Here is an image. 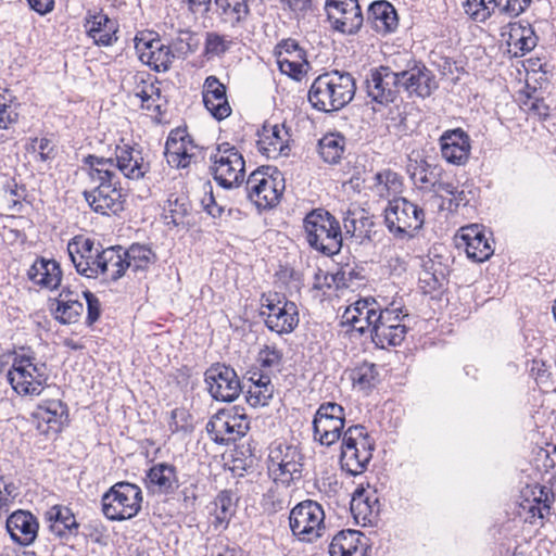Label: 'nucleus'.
Segmentation results:
<instances>
[{
  "label": "nucleus",
  "instance_id": "obj_60",
  "mask_svg": "<svg viewBox=\"0 0 556 556\" xmlns=\"http://www.w3.org/2000/svg\"><path fill=\"white\" fill-rule=\"evenodd\" d=\"M30 149L39 152L41 161H47L53 157L54 147L48 138L31 139Z\"/></svg>",
  "mask_w": 556,
  "mask_h": 556
},
{
  "label": "nucleus",
  "instance_id": "obj_58",
  "mask_svg": "<svg viewBox=\"0 0 556 556\" xmlns=\"http://www.w3.org/2000/svg\"><path fill=\"white\" fill-rule=\"evenodd\" d=\"M437 167L431 168L430 165L425 163L413 174V177L420 185V187H432L434 179L438 178L435 173Z\"/></svg>",
  "mask_w": 556,
  "mask_h": 556
},
{
  "label": "nucleus",
  "instance_id": "obj_15",
  "mask_svg": "<svg viewBox=\"0 0 556 556\" xmlns=\"http://www.w3.org/2000/svg\"><path fill=\"white\" fill-rule=\"evenodd\" d=\"M210 395L219 402H233L242 391L241 382L233 368L225 364H213L204 372Z\"/></svg>",
  "mask_w": 556,
  "mask_h": 556
},
{
  "label": "nucleus",
  "instance_id": "obj_35",
  "mask_svg": "<svg viewBox=\"0 0 556 556\" xmlns=\"http://www.w3.org/2000/svg\"><path fill=\"white\" fill-rule=\"evenodd\" d=\"M121 245L103 249L100 254V275L105 281L116 282L128 270L127 258L123 256Z\"/></svg>",
  "mask_w": 556,
  "mask_h": 556
},
{
  "label": "nucleus",
  "instance_id": "obj_3",
  "mask_svg": "<svg viewBox=\"0 0 556 556\" xmlns=\"http://www.w3.org/2000/svg\"><path fill=\"white\" fill-rule=\"evenodd\" d=\"M375 441L362 425L349 427L342 438L340 464L351 476L363 473L372 458Z\"/></svg>",
  "mask_w": 556,
  "mask_h": 556
},
{
  "label": "nucleus",
  "instance_id": "obj_49",
  "mask_svg": "<svg viewBox=\"0 0 556 556\" xmlns=\"http://www.w3.org/2000/svg\"><path fill=\"white\" fill-rule=\"evenodd\" d=\"M101 252L98 248H94L93 241L89 238H84L81 236H75L72 238V265L76 266V264L80 261H90L93 255H97Z\"/></svg>",
  "mask_w": 556,
  "mask_h": 556
},
{
  "label": "nucleus",
  "instance_id": "obj_31",
  "mask_svg": "<svg viewBox=\"0 0 556 556\" xmlns=\"http://www.w3.org/2000/svg\"><path fill=\"white\" fill-rule=\"evenodd\" d=\"M351 513L357 523H371L379 515L380 505L375 492L358 485L352 494Z\"/></svg>",
  "mask_w": 556,
  "mask_h": 556
},
{
  "label": "nucleus",
  "instance_id": "obj_62",
  "mask_svg": "<svg viewBox=\"0 0 556 556\" xmlns=\"http://www.w3.org/2000/svg\"><path fill=\"white\" fill-rule=\"evenodd\" d=\"M47 413L51 416L47 418V422H56L58 418H60V424L62 425V418L64 417L65 420L68 419V412L67 406L62 404L60 401H52L49 403L47 407Z\"/></svg>",
  "mask_w": 556,
  "mask_h": 556
},
{
  "label": "nucleus",
  "instance_id": "obj_18",
  "mask_svg": "<svg viewBox=\"0 0 556 556\" xmlns=\"http://www.w3.org/2000/svg\"><path fill=\"white\" fill-rule=\"evenodd\" d=\"M135 49L142 63L148 64L156 72H166L175 55L168 46L159 38H148L140 34L135 37Z\"/></svg>",
  "mask_w": 556,
  "mask_h": 556
},
{
  "label": "nucleus",
  "instance_id": "obj_48",
  "mask_svg": "<svg viewBox=\"0 0 556 556\" xmlns=\"http://www.w3.org/2000/svg\"><path fill=\"white\" fill-rule=\"evenodd\" d=\"M435 264L431 261L429 269H425L419 277L420 288L424 293L437 291L446 283V274L443 269L434 268Z\"/></svg>",
  "mask_w": 556,
  "mask_h": 556
},
{
  "label": "nucleus",
  "instance_id": "obj_33",
  "mask_svg": "<svg viewBox=\"0 0 556 556\" xmlns=\"http://www.w3.org/2000/svg\"><path fill=\"white\" fill-rule=\"evenodd\" d=\"M147 486L153 493H173L179 486L176 467L167 463L153 465L147 472Z\"/></svg>",
  "mask_w": 556,
  "mask_h": 556
},
{
  "label": "nucleus",
  "instance_id": "obj_21",
  "mask_svg": "<svg viewBox=\"0 0 556 556\" xmlns=\"http://www.w3.org/2000/svg\"><path fill=\"white\" fill-rule=\"evenodd\" d=\"M5 528L13 542L28 546L37 539L39 523L30 511L17 509L7 518Z\"/></svg>",
  "mask_w": 556,
  "mask_h": 556
},
{
  "label": "nucleus",
  "instance_id": "obj_61",
  "mask_svg": "<svg viewBox=\"0 0 556 556\" xmlns=\"http://www.w3.org/2000/svg\"><path fill=\"white\" fill-rule=\"evenodd\" d=\"M214 506L226 514L233 515L236 509L232 492L228 490L219 492L214 501Z\"/></svg>",
  "mask_w": 556,
  "mask_h": 556
},
{
  "label": "nucleus",
  "instance_id": "obj_19",
  "mask_svg": "<svg viewBox=\"0 0 556 556\" xmlns=\"http://www.w3.org/2000/svg\"><path fill=\"white\" fill-rule=\"evenodd\" d=\"M116 181L100 182L92 191H84V198L89 206L102 215H116L124 210L125 199L122 188H117Z\"/></svg>",
  "mask_w": 556,
  "mask_h": 556
},
{
  "label": "nucleus",
  "instance_id": "obj_16",
  "mask_svg": "<svg viewBox=\"0 0 556 556\" xmlns=\"http://www.w3.org/2000/svg\"><path fill=\"white\" fill-rule=\"evenodd\" d=\"M248 428L243 416L225 409L218 410L206 424L208 435L220 445L236 442L245 434Z\"/></svg>",
  "mask_w": 556,
  "mask_h": 556
},
{
  "label": "nucleus",
  "instance_id": "obj_22",
  "mask_svg": "<svg viewBox=\"0 0 556 556\" xmlns=\"http://www.w3.org/2000/svg\"><path fill=\"white\" fill-rule=\"evenodd\" d=\"M378 307L374 299H361L349 306L342 315V324L350 325L355 331L365 333L374 328L378 319Z\"/></svg>",
  "mask_w": 556,
  "mask_h": 556
},
{
  "label": "nucleus",
  "instance_id": "obj_51",
  "mask_svg": "<svg viewBox=\"0 0 556 556\" xmlns=\"http://www.w3.org/2000/svg\"><path fill=\"white\" fill-rule=\"evenodd\" d=\"M231 46L225 35L215 31H208L205 35L204 52L207 56H220L225 54Z\"/></svg>",
  "mask_w": 556,
  "mask_h": 556
},
{
  "label": "nucleus",
  "instance_id": "obj_27",
  "mask_svg": "<svg viewBox=\"0 0 556 556\" xmlns=\"http://www.w3.org/2000/svg\"><path fill=\"white\" fill-rule=\"evenodd\" d=\"M368 544L366 536L357 530L338 532L330 545V556H367Z\"/></svg>",
  "mask_w": 556,
  "mask_h": 556
},
{
  "label": "nucleus",
  "instance_id": "obj_28",
  "mask_svg": "<svg viewBox=\"0 0 556 556\" xmlns=\"http://www.w3.org/2000/svg\"><path fill=\"white\" fill-rule=\"evenodd\" d=\"M116 168L129 179H140L149 170V163L144 162L142 152L131 146H117L115 150Z\"/></svg>",
  "mask_w": 556,
  "mask_h": 556
},
{
  "label": "nucleus",
  "instance_id": "obj_14",
  "mask_svg": "<svg viewBox=\"0 0 556 556\" xmlns=\"http://www.w3.org/2000/svg\"><path fill=\"white\" fill-rule=\"evenodd\" d=\"M302 454L296 446L278 444L269 451L268 475L275 482L290 484L291 481L301 478Z\"/></svg>",
  "mask_w": 556,
  "mask_h": 556
},
{
  "label": "nucleus",
  "instance_id": "obj_1",
  "mask_svg": "<svg viewBox=\"0 0 556 556\" xmlns=\"http://www.w3.org/2000/svg\"><path fill=\"white\" fill-rule=\"evenodd\" d=\"M356 85L348 72L329 71L318 75L308 90V101L320 112H337L348 105L354 98Z\"/></svg>",
  "mask_w": 556,
  "mask_h": 556
},
{
  "label": "nucleus",
  "instance_id": "obj_47",
  "mask_svg": "<svg viewBox=\"0 0 556 556\" xmlns=\"http://www.w3.org/2000/svg\"><path fill=\"white\" fill-rule=\"evenodd\" d=\"M86 163L90 165V169L94 170L98 175L100 182H111L115 180L116 162L113 159L98 157L88 155Z\"/></svg>",
  "mask_w": 556,
  "mask_h": 556
},
{
  "label": "nucleus",
  "instance_id": "obj_59",
  "mask_svg": "<svg viewBox=\"0 0 556 556\" xmlns=\"http://www.w3.org/2000/svg\"><path fill=\"white\" fill-rule=\"evenodd\" d=\"M84 298L87 303V324L92 325L100 317V301L99 299L90 291L84 292Z\"/></svg>",
  "mask_w": 556,
  "mask_h": 556
},
{
  "label": "nucleus",
  "instance_id": "obj_26",
  "mask_svg": "<svg viewBox=\"0 0 556 556\" xmlns=\"http://www.w3.org/2000/svg\"><path fill=\"white\" fill-rule=\"evenodd\" d=\"M203 103L211 115L222 121L231 113V108L226 96V86L217 77H206L203 85Z\"/></svg>",
  "mask_w": 556,
  "mask_h": 556
},
{
  "label": "nucleus",
  "instance_id": "obj_36",
  "mask_svg": "<svg viewBox=\"0 0 556 556\" xmlns=\"http://www.w3.org/2000/svg\"><path fill=\"white\" fill-rule=\"evenodd\" d=\"M367 18L372 28L380 34L393 33L399 25L394 7L386 0L372 2L368 8Z\"/></svg>",
  "mask_w": 556,
  "mask_h": 556
},
{
  "label": "nucleus",
  "instance_id": "obj_7",
  "mask_svg": "<svg viewBox=\"0 0 556 556\" xmlns=\"http://www.w3.org/2000/svg\"><path fill=\"white\" fill-rule=\"evenodd\" d=\"M283 181L276 168L261 167L252 172L245 181L247 198L258 211L269 210L279 203Z\"/></svg>",
  "mask_w": 556,
  "mask_h": 556
},
{
  "label": "nucleus",
  "instance_id": "obj_56",
  "mask_svg": "<svg viewBox=\"0 0 556 556\" xmlns=\"http://www.w3.org/2000/svg\"><path fill=\"white\" fill-rule=\"evenodd\" d=\"M276 58L280 55L281 58L287 59H296V58H305L306 52L303 48L299 46V43L294 39H286L282 40L275 50Z\"/></svg>",
  "mask_w": 556,
  "mask_h": 556
},
{
  "label": "nucleus",
  "instance_id": "obj_32",
  "mask_svg": "<svg viewBox=\"0 0 556 556\" xmlns=\"http://www.w3.org/2000/svg\"><path fill=\"white\" fill-rule=\"evenodd\" d=\"M27 277L35 285L53 290L61 285L62 270L55 260L37 256L27 270Z\"/></svg>",
  "mask_w": 556,
  "mask_h": 556
},
{
  "label": "nucleus",
  "instance_id": "obj_4",
  "mask_svg": "<svg viewBox=\"0 0 556 556\" xmlns=\"http://www.w3.org/2000/svg\"><path fill=\"white\" fill-rule=\"evenodd\" d=\"M384 223L394 238L408 240L422 228L425 212L406 198H393L384 208Z\"/></svg>",
  "mask_w": 556,
  "mask_h": 556
},
{
  "label": "nucleus",
  "instance_id": "obj_39",
  "mask_svg": "<svg viewBox=\"0 0 556 556\" xmlns=\"http://www.w3.org/2000/svg\"><path fill=\"white\" fill-rule=\"evenodd\" d=\"M191 211V203L185 194H170L164 206L163 218L166 225L185 226Z\"/></svg>",
  "mask_w": 556,
  "mask_h": 556
},
{
  "label": "nucleus",
  "instance_id": "obj_52",
  "mask_svg": "<svg viewBox=\"0 0 556 556\" xmlns=\"http://www.w3.org/2000/svg\"><path fill=\"white\" fill-rule=\"evenodd\" d=\"M50 301V311L54 319L62 326L70 325V319L65 316L70 309V287H63L59 298Z\"/></svg>",
  "mask_w": 556,
  "mask_h": 556
},
{
  "label": "nucleus",
  "instance_id": "obj_46",
  "mask_svg": "<svg viewBox=\"0 0 556 556\" xmlns=\"http://www.w3.org/2000/svg\"><path fill=\"white\" fill-rule=\"evenodd\" d=\"M277 65L279 71L290 78L300 81L307 73L309 64L305 58L287 59L277 56Z\"/></svg>",
  "mask_w": 556,
  "mask_h": 556
},
{
  "label": "nucleus",
  "instance_id": "obj_37",
  "mask_svg": "<svg viewBox=\"0 0 556 556\" xmlns=\"http://www.w3.org/2000/svg\"><path fill=\"white\" fill-rule=\"evenodd\" d=\"M374 225L371 217L365 211H349L343 218V236L349 235L355 239L356 243L362 244L370 240Z\"/></svg>",
  "mask_w": 556,
  "mask_h": 556
},
{
  "label": "nucleus",
  "instance_id": "obj_20",
  "mask_svg": "<svg viewBox=\"0 0 556 556\" xmlns=\"http://www.w3.org/2000/svg\"><path fill=\"white\" fill-rule=\"evenodd\" d=\"M38 370V366L33 363L29 356H16L12 368L8 371L7 379L13 390L23 395H38L42 391L41 380L29 374V368Z\"/></svg>",
  "mask_w": 556,
  "mask_h": 556
},
{
  "label": "nucleus",
  "instance_id": "obj_41",
  "mask_svg": "<svg viewBox=\"0 0 556 556\" xmlns=\"http://www.w3.org/2000/svg\"><path fill=\"white\" fill-rule=\"evenodd\" d=\"M346 140L339 132L324 135L318 141V153L324 162L338 164L345 151Z\"/></svg>",
  "mask_w": 556,
  "mask_h": 556
},
{
  "label": "nucleus",
  "instance_id": "obj_29",
  "mask_svg": "<svg viewBox=\"0 0 556 556\" xmlns=\"http://www.w3.org/2000/svg\"><path fill=\"white\" fill-rule=\"evenodd\" d=\"M460 239L465 243V251L468 258L481 263L490 258L494 249L480 225L473 224L460 229Z\"/></svg>",
  "mask_w": 556,
  "mask_h": 556
},
{
  "label": "nucleus",
  "instance_id": "obj_25",
  "mask_svg": "<svg viewBox=\"0 0 556 556\" xmlns=\"http://www.w3.org/2000/svg\"><path fill=\"white\" fill-rule=\"evenodd\" d=\"M70 507L53 505L45 513V521L48 523L50 540L59 541L54 545L52 556H62L70 539Z\"/></svg>",
  "mask_w": 556,
  "mask_h": 556
},
{
  "label": "nucleus",
  "instance_id": "obj_5",
  "mask_svg": "<svg viewBox=\"0 0 556 556\" xmlns=\"http://www.w3.org/2000/svg\"><path fill=\"white\" fill-rule=\"evenodd\" d=\"M142 501L140 486L127 481L116 482L102 495V513L111 521L127 520L137 516Z\"/></svg>",
  "mask_w": 556,
  "mask_h": 556
},
{
  "label": "nucleus",
  "instance_id": "obj_42",
  "mask_svg": "<svg viewBox=\"0 0 556 556\" xmlns=\"http://www.w3.org/2000/svg\"><path fill=\"white\" fill-rule=\"evenodd\" d=\"M127 258V267L132 273H144L155 262V254L144 244L132 243L122 253Z\"/></svg>",
  "mask_w": 556,
  "mask_h": 556
},
{
  "label": "nucleus",
  "instance_id": "obj_40",
  "mask_svg": "<svg viewBox=\"0 0 556 556\" xmlns=\"http://www.w3.org/2000/svg\"><path fill=\"white\" fill-rule=\"evenodd\" d=\"M165 155L168 164L177 168L187 167L192 155L188 153L185 137L179 130L172 131L165 143Z\"/></svg>",
  "mask_w": 556,
  "mask_h": 556
},
{
  "label": "nucleus",
  "instance_id": "obj_6",
  "mask_svg": "<svg viewBox=\"0 0 556 556\" xmlns=\"http://www.w3.org/2000/svg\"><path fill=\"white\" fill-rule=\"evenodd\" d=\"M210 172L224 189L239 187L244 180L245 162L241 152L229 142L218 143L210 156Z\"/></svg>",
  "mask_w": 556,
  "mask_h": 556
},
{
  "label": "nucleus",
  "instance_id": "obj_43",
  "mask_svg": "<svg viewBox=\"0 0 556 556\" xmlns=\"http://www.w3.org/2000/svg\"><path fill=\"white\" fill-rule=\"evenodd\" d=\"M402 177L389 168L380 170L374 176L372 190L380 198H396L395 195L402 192Z\"/></svg>",
  "mask_w": 556,
  "mask_h": 556
},
{
  "label": "nucleus",
  "instance_id": "obj_64",
  "mask_svg": "<svg viewBox=\"0 0 556 556\" xmlns=\"http://www.w3.org/2000/svg\"><path fill=\"white\" fill-rule=\"evenodd\" d=\"M193 34L190 30H180L179 37L174 42L176 52L179 54L192 53L194 51V48L190 43Z\"/></svg>",
  "mask_w": 556,
  "mask_h": 556
},
{
  "label": "nucleus",
  "instance_id": "obj_11",
  "mask_svg": "<svg viewBox=\"0 0 556 556\" xmlns=\"http://www.w3.org/2000/svg\"><path fill=\"white\" fill-rule=\"evenodd\" d=\"M344 425V408L334 402L323 403L313 419L314 440L320 445L330 446L343 438Z\"/></svg>",
  "mask_w": 556,
  "mask_h": 556
},
{
  "label": "nucleus",
  "instance_id": "obj_55",
  "mask_svg": "<svg viewBox=\"0 0 556 556\" xmlns=\"http://www.w3.org/2000/svg\"><path fill=\"white\" fill-rule=\"evenodd\" d=\"M282 355V351L275 344H266L260 350L257 362L263 368L278 367L281 364Z\"/></svg>",
  "mask_w": 556,
  "mask_h": 556
},
{
  "label": "nucleus",
  "instance_id": "obj_50",
  "mask_svg": "<svg viewBox=\"0 0 556 556\" xmlns=\"http://www.w3.org/2000/svg\"><path fill=\"white\" fill-rule=\"evenodd\" d=\"M465 12L477 22L486 21L492 14L497 13L491 0H464Z\"/></svg>",
  "mask_w": 556,
  "mask_h": 556
},
{
  "label": "nucleus",
  "instance_id": "obj_12",
  "mask_svg": "<svg viewBox=\"0 0 556 556\" xmlns=\"http://www.w3.org/2000/svg\"><path fill=\"white\" fill-rule=\"evenodd\" d=\"M367 97L380 105L387 106L396 101L400 94L397 70L393 65H380L370 68L365 78Z\"/></svg>",
  "mask_w": 556,
  "mask_h": 556
},
{
  "label": "nucleus",
  "instance_id": "obj_38",
  "mask_svg": "<svg viewBox=\"0 0 556 556\" xmlns=\"http://www.w3.org/2000/svg\"><path fill=\"white\" fill-rule=\"evenodd\" d=\"M220 21L231 27L242 25L250 14L248 0H214Z\"/></svg>",
  "mask_w": 556,
  "mask_h": 556
},
{
  "label": "nucleus",
  "instance_id": "obj_24",
  "mask_svg": "<svg viewBox=\"0 0 556 556\" xmlns=\"http://www.w3.org/2000/svg\"><path fill=\"white\" fill-rule=\"evenodd\" d=\"M442 157L454 165H464L470 155V138L462 128L446 130L440 138Z\"/></svg>",
  "mask_w": 556,
  "mask_h": 556
},
{
  "label": "nucleus",
  "instance_id": "obj_63",
  "mask_svg": "<svg viewBox=\"0 0 556 556\" xmlns=\"http://www.w3.org/2000/svg\"><path fill=\"white\" fill-rule=\"evenodd\" d=\"M18 113L15 106L0 102V129H7L10 124L17 121Z\"/></svg>",
  "mask_w": 556,
  "mask_h": 556
},
{
  "label": "nucleus",
  "instance_id": "obj_54",
  "mask_svg": "<svg viewBox=\"0 0 556 556\" xmlns=\"http://www.w3.org/2000/svg\"><path fill=\"white\" fill-rule=\"evenodd\" d=\"M169 429L173 433L184 431L189 432L192 430L191 415L184 407H177L170 412Z\"/></svg>",
  "mask_w": 556,
  "mask_h": 556
},
{
  "label": "nucleus",
  "instance_id": "obj_17",
  "mask_svg": "<svg viewBox=\"0 0 556 556\" xmlns=\"http://www.w3.org/2000/svg\"><path fill=\"white\" fill-rule=\"evenodd\" d=\"M329 18L334 29L343 34H355L363 25L358 0H327Z\"/></svg>",
  "mask_w": 556,
  "mask_h": 556
},
{
  "label": "nucleus",
  "instance_id": "obj_8",
  "mask_svg": "<svg viewBox=\"0 0 556 556\" xmlns=\"http://www.w3.org/2000/svg\"><path fill=\"white\" fill-rule=\"evenodd\" d=\"M289 526L298 540L306 543L315 542L325 531L323 506L312 500L296 504L290 511Z\"/></svg>",
  "mask_w": 556,
  "mask_h": 556
},
{
  "label": "nucleus",
  "instance_id": "obj_23",
  "mask_svg": "<svg viewBox=\"0 0 556 556\" xmlns=\"http://www.w3.org/2000/svg\"><path fill=\"white\" fill-rule=\"evenodd\" d=\"M84 29L97 46L108 47L117 41V22L102 12L88 11L84 18Z\"/></svg>",
  "mask_w": 556,
  "mask_h": 556
},
{
  "label": "nucleus",
  "instance_id": "obj_10",
  "mask_svg": "<svg viewBox=\"0 0 556 556\" xmlns=\"http://www.w3.org/2000/svg\"><path fill=\"white\" fill-rule=\"evenodd\" d=\"M261 315L265 318L266 327L278 334L291 333L300 320L296 304L279 293L262 296Z\"/></svg>",
  "mask_w": 556,
  "mask_h": 556
},
{
  "label": "nucleus",
  "instance_id": "obj_13",
  "mask_svg": "<svg viewBox=\"0 0 556 556\" xmlns=\"http://www.w3.org/2000/svg\"><path fill=\"white\" fill-rule=\"evenodd\" d=\"M405 317L407 314H403L401 307H386L380 311L370 333L376 346L387 349L400 345L407 333V327L403 323Z\"/></svg>",
  "mask_w": 556,
  "mask_h": 556
},
{
  "label": "nucleus",
  "instance_id": "obj_53",
  "mask_svg": "<svg viewBox=\"0 0 556 556\" xmlns=\"http://www.w3.org/2000/svg\"><path fill=\"white\" fill-rule=\"evenodd\" d=\"M491 2L498 14L517 17L528 9L531 0H491Z\"/></svg>",
  "mask_w": 556,
  "mask_h": 556
},
{
  "label": "nucleus",
  "instance_id": "obj_9",
  "mask_svg": "<svg viewBox=\"0 0 556 556\" xmlns=\"http://www.w3.org/2000/svg\"><path fill=\"white\" fill-rule=\"evenodd\" d=\"M394 66L397 70L400 90L403 89L409 97L426 99L439 88L434 73L421 61L408 56L404 67L395 61Z\"/></svg>",
  "mask_w": 556,
  "mask_h": 556
},
{
  "label": "nucleus",
  "instance_id": "obj_57",
  "mask_svg": "<svg viewBox=\"0 0 556 556\" xmlns=\"http://www.w3.org/2000/svg\"><path fill=\"white\" fill-rule=\"evenodd\" d=\"M100 254L101 252L93 255L90 261L79 260V263L74 266L76 271L86 278H97L100 275Z\"/></svg>",
  "mask_w": 556,
  "mask_h": 556
},
{
  "label": "nucleus",
  "instance_id": "obj_2",
  "mask_svg": "<svg viewBox=\"0 0 556 556\" xmlns=\"http://www.w3.org/2000/svg\"><path fill=\"white\" fill-rule=\"evenodd\" d=\"M303 230L307 244L326 256L340 252L343 231L339 220L325 208H314L303 218Z\"/></svg>",
  "mask_w": 556,
  "mask_h": 556
},
{
  "label": "nucleus",
  "instance_id": "obj_44",
  "mask_svg": "<svg viewBox=\"0 0 556 556\" xmlns=\"http://www.w3.org/2000/svg\"><path fill=\"white\" fill-rule=\"evenodd\" d=\"M274 395V386L266 375H258L257 383L250 386L247 401L253 407L265 406Z\"/></svg>",
  "mask_w": 556,
  "mask_h": 556
},
{
  "label": "nucleus",
  "instance_id": "obj_30",
  "mask_svg": "<svg viewBox=\"0 0 556 556\" xmlns=\"http://www.w3.org/2000/svg\"><path fill=\"white\" fill-rule=\"evenodd\" d=\"M288 138L289 134L283 125H264L258 132V150L268 157L287 155Z\"/></svg>",
  "mask_w": 556,
  "mask_h": 556
},
{
  "label": "nucleus",
  "instance_id": "obj_45",
  "mask_svg": "<svg viewBox=\"0 0 556 556\" xmlns=\"http://www.w3.org/2000/svg\"><path fill=\"white\" fill-rule=\"evenodd\" d=\"M351 379L359 390H371L378 383V368L374 363L364 362L352 370Z\"/></svg>",
  "mask_w": 556,
  "mask_h": 556
},
{
  "label": "nucleus",
  "instance_id": "obj_34",
  "mask_svg": "<svg viewBox=\"0 0 556 556\" xmlns=\"http://www.w3.org/2000/svg\"><path fill=\"white\" fill-rule=\"evenodd\" d=\"M538 36L530 24L520 22L509 23L507 38L508 52L520 58L531 52L538 45Z\"/></svg>",
  "mask_w": 556,
  "mask_h": 556
}]
</instances>
